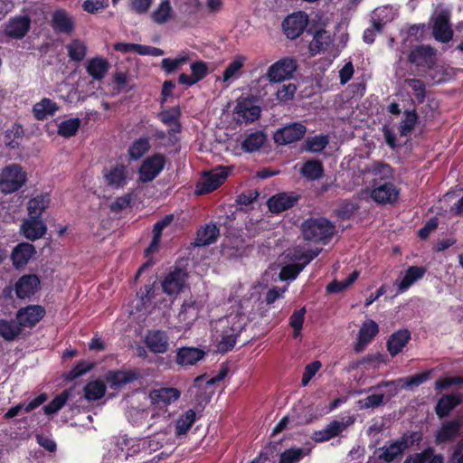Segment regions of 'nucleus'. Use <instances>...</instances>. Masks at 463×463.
Segmentation results:
<instances>
[{"mask_svg": "<svg viewBox=\"0 0 463 463\" xmlns=\"http://www.w3.org/2000/svg\"><path fill=\"white\" fill-rule=\"evenodd\" d=\"M266 141V135L262 131H255L248 135L241 144V147L246 152H255L259 150Z\"/></svg>", "mask_w": 463, "mask_h": 463, "instance_id": "nucleus-44", "label": "nucleus"}, {"mask_svg": "<svg viewBox=\"0 0 463 463\" xmlns=\"http://www.w3.org/2000/svg\"><path fill=\"white\" fill-rule=\"evenodd\" d=\"M198 316V308L194 301H184L179 312V319L187 324L194 321Z\"/></svg>", "mask_w": 463, "mask_h": 463, "instance_id": "nucleus-57", "label": "nucleus"}, {"mask_svg": "<svg viewBox=\"0 0 463 463\" xmlns=\"http://www.w3.org/2000/svg\"><path fill=\"white\" fill-rule=\"evenodd\" d=\"M188 61L189 57L187 55L178 56L175 59L165 58L161 61V68L166 74H171Z\"/></svg>", "mask_w": 463, "mask_h": 463, "instance_id": "nucleus-59", "label": "nucleus"}, {"mask_svg": "<svg viewBox=\"0 0 463 463\" xmlns=\"http://www.w3.org/2000/svg\"><path fill=\"white\" fill-rule=\"evenodd\" d=\"M181 396V392L175 387H162L154 390L150 393V397L156 402H163L164 404H170L177 401Z\"/></svg>", "mask_w": 463, "mask_h": 463, "instance_id": "nucleus-34", "label": "nucleus"}, {"mask_svg": "<svg viewBox=\"0 0 463 463\" xmlns=\"http://www.w3.org/2000/svg\"><path fill=\"white\" fill-rule=\"evenodd\" d=\"M40 279L35 274L23 275L15 283V294L18 298L33 297L39 289Z\"/></svg>", "mask_w": 463, "mask_h": 463, "instance_id": "nucleus-20", "label": "nucleus"}, {"mask_svg": "<svg viewBox=\"0 0 463 463\" xmlns=\"http://www.w3.org/2000/svg\"><path fill=\"white\" fill-rule=\"evenodd\" d=\"M51 26L56 33L70 35L75 30V19L65 9L59 8L52 14Z\"/></svg>", "mask_w": 463, "mask_h": 463, "instance_id": "nucleus-15", "label": "nucleus"}, {"mask_svg": "<svg viewBox=\"0 0 463 463\" xmlns=\"http://www.w3.org/2000/svg\"><path fill=\"white\" fill-rule=\"evenodd\" d=\"M321 249L308 250L302 253H295L294 260L296 263L288 264L282 267L279 272V278L281 280H292L295 279L298 275L303 270V269L309 264L318 254L321 252Z\"/></svg>", "mask_w": 463, "mask_h": 463, "instance_id": "nucleus-6", "label": "nucleus"}, {"mask_svg": "<svg viewBox=\"0 0 463 463\" xmlns=\"http://www.w3.org/2000/svg\"><path fill=\"white\" fill-rule=\"evenodd\" d=\"M400 189L392 182L377 184L371 192V197L380 204L394 203L399 197Z\"/></svg>", "mask_w": 463, "mask_h": 463, "instance_id": "nucleus-14", "label": "nucleus"}, {"mask_svg": "<svg viewBox=\"0 0 463 463\" xmlns=\"http://www.w3.org/2000/svg\"><path fill=\"white\" fill-rule=\"evenodd\" d=\"M50 196L48 194H42L28 202V214L29 217L40 218L44 210L49 206Z\"/></svg>", "mask_w": 463, "mask_h": 463, "instance_id": "nucleus-38", "label": "nucleus"}, {"mask_svg": "<svg viewBox=\"0 0 463 463\" xmlns=\"http://www.w3.org/2000/svg\"><path fill=\"white\" fill-rule=\"evenodd\" d=\"M36 250L33 244L29 242H21L12 250L11 260L15 269H22L27 265Z\"/></svg>", "mask_w": 463, "mask_h": 463, "instance_id": "nucleus-25", "label": "nucleus"}, {"mask_svg": "<svg viewBox=\"0 0 463 463\" xmlns=\"http://www.w3.org/2000/svg\"><path fill=\"white\" fill-rule=\"evenodd\" d=\"M220 235L219 228L213 223L201 227L197 232V245L206 246L214 243Z\"/></svg>", "mask_w": 463, "mask_h": 463, "instance_id": "nucleus-37", "label": "nucleus"}, {"mask_svg": "<svg viewBox=\"0 0 463 463\" xmlns=\"http://www.w3.org/2000/svg\"><path fill=\"white\" fill-rule=\"evenodd\" d=\"M45 315V309L39 305H29L17 311L16 319L23 327H33L40 322Z\"/></svg>", "mask_w": 463, "mask_h": 463, "instance_id": "nucleus-18", "label": "nucleus"}, {"mask_svg": "<svg viewBox=\"0 0 463 463\" xmlns=\"http://www.w3.org/2000/svg\"><path fill=\"white\" fill-rule=\"evenodd\" d=\"M384 404V394L375 393L357 401L359 410L375 409Z\"/></svg>", "mask_w": 463, "mask_h": 463, "instance_id": "nucleus-55", "label": "nucleus"}, {"mask_svg": "<svg viewBox=\"0 0 463 463\" xmlns=\"http://www.w3.org/2000/svg\"><path fill=\"white\" fill-rule=\"evenodd\" d=\"M68 56L76 62L82 61L87 55V45L79 39H73L66 45Z\"/></svg>", "mask_w": 463, "mask_h": 463, "instance_id": "nucleus-48", "label": "nucleus"}, {"mask_svg": "<svg viewBox=\"0 0 463 463\" xmlns=\"http://www.w3.org/2000/svg\"><path fill=\"white\" fill-rule=\"evenodd\" d=\"M70 398L68 390H64L61 393L55 396L48 404L44 405L43 410L46 415H52L59 411Z\"/></svg>", "mask_w": 463, "mask_h": 463, "instance_id": "nucleus-51", "label": "nucleus"}, {"mask_svg": "<svg viewBox=\"0 0 463 463\" xmlns=\"http://www.w3.org/2000/svg\"><path fill=\"white\" fill-rule=\"evenodd\" d=\"M379 333V326L373 319L365 320L359 331L357 335V341L354 345V350L356 354H359L364 350V348L373 340V338Z\"/></svg>", "mask_w": 463, "mask_h": 463, "instance_id": "nucleus-17", "label": "nucleus"}, {"mask_svg": "<svg viewBox=\"0 0 463 463\" xmlns=\"http://www.w3.org/2000/svg\"><path fill=\"white\" fill-rule=\"evenodd\" d=\"M81 125L79 118H69L58 125L57 134L64 138L76 136Z\"/></svg>", "mask_w": 463, "mask_h": 463, "instance_id": "nucleus-46", "label": "nucleus"}, {"mask_svg": "<svg viewBox=\"0 0 463 463\" xmlns=\"http://www.w3.org/2000/svg\"><path fill=\"white\" fill-rule=\"evenodd\" d=\"M190 69L196 82L203 80L209 73L207 63L201 60L192 62Z\"/></svg>", "mask_w": 463, "mask_h": 463, "instance_id": "nucleus-63", "label": "nucleus"}, {"mask_svg": "<svg viewBox=\"0 0 463 463\" xmlns=\"http://www.w3.org/2000/svg\"><path fill=\"white\" fill-rule=\"evenodd\" d=\"M104 378L111 389H117L140 378V373L137 369L128 371L109 370L106 373Z\"/></svg>", "mask_w": 463, "mask_h": 463, "instance_id": "nucleus-19", "label": "nucleus"}, {"mask_svg": "<svg viewBox=\"0 0 463 463\" xmlns=\"http://www.w3.org/2000/svg\"><path fill=\"white\" fill-rule=\"evenodd\" d=\"M403 116L404 117L402 119L401 124L399 126V132L402 137H408L415 128V126L419 119V116L415 109H406L403 112Z\"/></svg>", "mask_w": 463, "mask_h": 463, "instance_id": "nucleus-42", "label": "nucleus"}, {"mask_svg": "<svg viewBox=\"0 0 463 463\" xmlns=\"http://www.w3.org/2000/svg\"><path fill=\"white\" fill-rule=\"evenodd\" d=\"M196 412L193 409L185 411L179 416L175 424V434L177 438L186 435L196 420Z\"/></svg>", "mask_w": 463, "mask_h": 463, "instance_id": "nucleus-36", "label": "nucleus"}, {"mask_svg": "<svg viewBox=\"0 0 463 463\" xmlns=\"http://www.w3.org/2000/svg\"><path fill=\"white\" fill-rule=\"evenodd\" d=\"M463 401L460 393L443 394L435 406V412L439 419L447 417L449 412L458 406Z\"/></svg>", "mask_w": 463, "mask_h": 463, "instance_id": "nucleus-29", "label": "nucleus"}, {"mask_svg": "<svg viewBox=\"0 0 463 463\" xmlns=\"http://www.w3.org/2000/svg\"><path fill=\"white\" fill-rule=\"evenodd\" d=\"M109 69V62L103 57H94L88 61L86 71L88 74L96 80H101L105 78Z\"/></svg>", "mask_w": 463, "mask_h": 463, "instance_id": "nucleus-30", "label": "nucleus"}, {"mask_svg": "<svg viewBox=\"0 0 463 463\" xmlns=\"http://www.w3.org/2000/svg\"><path fill=\"white\" fill-rule=\"evenodd\" d=\"M329 144V137L320 134L307 137L303 144V150L311 153L322 152Z\"/></svg>", "mask_w": 463, "mask_h": 463, "instance_id": "nucleus-43", "label": "nucleus"}, {"mask_svg": "<svg viewBox=\"0 0 463 463\" xmlns=\"http://www.w3.org/2000/svg\"><path fill=\"white\" fill-rule=\"evenodd\" d=\"M380 450L382 453L379 455V458L384 462H392L403 454L402 449L395 440H392L388 445H384L380 448Z\"/></svg>", "mask_w": 463, "mask_h": 463, "instance_id": "nucleus-53", "label": "nucleus"}, {"mask_svg": "<svg viewBox=\"0 0 463 463\" xmlns=\"http://www.w3.org/2000/svg\"><path fill=\"white\" fill-rule=\"evenodd\" d=\"M228 168L220 166L213 171L208 172L204 175L203 182L197 186V194H210L218 189L228 177Z\"/></svg>", "mask_w": 463, "mask_h": 463, "instance_id": "nucleus-12", "label": "nucleus"}, {"mask_svg": "<svg viewBox=\"0 0 463 463\" xmlns=\"http://www.w3.org/2000/svg\"><path fill=\"white\" fill-rule=\"evenodd\" d=\"M59 109L57 103L48 98L43 99L33 107L34 118L38 120H43L48 116H52Z\"/></svg>", "mask_w": 463, "mask_h": 463, "instance_id": "nucleus-35", "label": "nucleus"}, {"mask_svg": "<svg viewBox=\"0 0 463 463\" xmlns=\"http://www.w3.org/2000/svg\"><path fill=\"white\" fill-rule=\"evenodd\" d=\"M166 164V156L161 153H155L147 156L138 169V180L141 183H149L156 178Z\"/></svg>", "mask_w": 463, "mask_h": 463, "instance_id": "nucleus-5", "label": "nucleus"}, {"mask_svg": "<svg viewBox=\"0 0 463 463\" xmlns=\"http://www.w3.org/2000/svg\"><path fill=\"white\" fill-rule=\"evenodd\" d=\"M156 280L148 281L137 292V296L140 298L143 305H147L155 298V285Z\"/></svg>", "mask_w": 463, "mask_h": 463, "instance_id": "nucleus-60", "label": "nucleus"}, {"mask_svg": "<svg viewBox=\"0 0 463 463\" xmlns=\"http://www.w3.org/2000/svg\"><path fill=\"white\" fill-rule=\"evenodd\" d=\"M427 269L422 266H410L398 285V291L402 293L406 291L415 281L420 279L425 275Z\"/></svg>", "mask_w": 463, "mask_h": 463, "instance_id": "nucleus-33", "label": "nucleus"}, {"mask_svg": "<svg viewBox=\"0 0 463 463\" xmlns=\"http://www.w3.org/2000/svg\"><path fill=\"white\" fill-rule=\"evenodd\" d=\"M106 385L100 380L88 383L84 387V397L88 401H98L106 393Z\"/></svg>", "mask_w": 463, "mask_h": 463, "instance_id": "nucleus-45", "label": "nucleus"}, {"mask_svg": "<svg viewBox=\"0 0 463 463\" xmlns=\"http://www.w3.org/2000/svg\"><path fill=\"white\" fill-rule=\"evenodd\" d=\"M181 110L179 107L165 109L158 113V119L165 125L169 126L168 135L175 136L182 131V125L180 122Z\"/></svg>", "mask_w": 463, "mask_h": 463, "instance_id": "nucleus-27", "label": "nucleus"}, {"mask_svg": "<svg viewBox=\"0 0 463 463\" xmlns=\"http://www.w3.org/2000/svg\"><path fill=\"white\" fill-rule=\"evenodd\" d=\"M340 434L338 420L331 421L325 429L314 431L311 438L316 442L327 441Z\"/></svg>", "mask_w": 463, "mask_h": 463, "instance_id": "nucleus-47", "label": "nucleus"}, {"mask_svg": "<svg viewBox=\"0 0 463 463\" xmlns=\"http://www.w3.org/2000/svg\"><path fill=\"white\" fill-rule=\"evenodd\" d=\"M433 447H427L422 451L407 456L403 463H426L432 456Z\"/></svg>", "mask_w": 463, "mask_h": 463, "instance_id": "nucleus-64", "label": "nucleus"}, {"mask_svg": "<svg viewBox=\"0 0 463 463\" xmlns=\"http://www.w3.org/2000/svg\"><path fill=\"white\" fill-rule=\"evenodd\" d=\"M333 43V36L330 32L325 29H318L315 32L313 39L308 44V51L311 56L327 51Z\"/></svg>", "mask_w": 463, "mask_h": 463, "instance_id": "nucleus-26", "label": "nucleus"}, {"mask_svg": "<svg viewBox=\"0 0 463 463\" xmlns=\"http://www.w3.org/2000/svg\"><path fill=\"white\" fill-rule=\"evenodd\" d=\"M188 273L184 268L175 267L161 282L164 293L168 296L179 294L185 286Z\"/></svg>", "mask_w": 463, "mask_h": 463, "instance_id": "nucleus-9", "label": "nucleus"}, {"mask_svg": "<svg viewBox=\"0 0 463 463\" xmlns=\"http://www.w3.org/2000/svg\"><path fill=\"white\" fill-rule=\"evenodd\" d=\"M301 230L306 241L326 243L334 235L335 227L325 217H311L303 222Z\"/></svg>", "mask_w": 463, "mask_h": 463, "instance_id": "nucleus-1", "label": "nucleus"}, {"mask_svg": "<svg viewBox=\"0 0 463 463\" xmlns=\"http://www.w3.org/2000/svg\"><path fill=\"white\" fill-rule=\"evenodd\" d=\"M151 147L149 137H142L133 141L128 149L131 160L140 159Z\"/></svg>", "mask_w": 463, "mask_h": 463, "instance_id": "nucleus-41", "label": "nucleus"}, {"mask_svg": "<svg viewBox=\"0 0 463 463\" xmlns=\"http://www.w3.org/2000/svg\"><path fill=\"white\" fill-rule=\"evenodd\" d=\"M102 176L107 186L118 190L128 183V168L123 164H116L102 170Z\"/></svg>", "mask_w": 463, "mask_h": 463, "instance_id": "nucleus-11", "label": "nucleus"}, {"mask_svg": "<svg viewBox=\"0 0 463 463\" xmlns=\"http://www.w3.org/2000/svg\"><path fill=\"white\" fill-rule=\"evenodd\" d=\"M421 440L422 433L420 431L413 430H407L399 439H395L402 452L415 444H420Z\"/></svg>", "mask_w": 463, "mask_h": 463, "instance_id": "nucleus-50", "label": "nucleus"}, {"mask_svg": "<svg viewBox=\"0 0 463 463\" xmlns=\"http://www.w3.org/2000/svg\"><path fill=\"white\" fill-rule=\"evenodd\" d=\"M411 338V332L407 329H399L392 333L387 339L386 348L392 357L399 354Z\"/></svg>", "mask_w": 463, "mask_h": 463, "instance_id": "nucleus-23", "label": "nucleus"}, {"mask_svg": "<svg viewBox=\"0 0 463 463\" xmlns=\"http://www.w3.org/2000/svg\"><path fill=\"white\" fill-rule=\"evenodd\" d=\"M297 68L296 59L285 57L269 66L266 77L270 82H281L290 79Z\"/></svg>", "mask_w": 463, "mask_h": 463, "instance_id": "nucleus-7", "label": "nucleus"}, {"mask_svg": "<svg viewBox=\"0 0 463 463\" xmlns=\"http://www.w3.org/2000/svg\"><path fill=\"white\" fill-rule=\"evenodd\" d=\"M109 5V0H85L81 5V8L89 14H96L102 12Z\"/></svg>", "mask_w": 463, "mask_h": 463, "instance_id": "nucleus-61", "label": "nucleus"}, {"mask_svg": "<svg viewBox=\"0 0 463 463\" xmlns=\"http://www.w3.org/2000/svg\"><path fill=\"white\" fill-rule=\"evenodd\" d=\"M461 421L458 419L444 421L439 430L436 432L435 442L436 444H443L446 442L453 441L460 433Z\"/></svg>", "mask_w": 463, "mask_h": 463, "instance_id": "nucleus-24", "label": "nucleus"}, {"mask_svg": "<svg viewBox=\"0 0 463 463\" xmlns=\"http://www.w3.org/2000/svg\"><path fill=\"white\" fill-rule=\"evenodd\" d=\"M407 60L410 63L415 65L419 71L426 72L433 70L436 66L437 50L430 45H416L410 50Z\"/></svg>", "mask_w": 463, "mask_h": 463, "instance_id": "nucleus-3", "label": "nucleus"}, {"mask_svg": "<svg viewBox=\"0 0 463 463\" xmlns=\"http://www.w3.org/2000/svg\"><path fill=\"white\" fill-rule=\"evenodd\" d=\"M24 136V129L20 125L13 126L12 129H9L5 134V144L10 148H18Z\"/></svg>", "mask_w": 463, "mask_h": 463, "instance_id": "nucleus-54", "label": "nucleus"}, {"mask_svg": "<svg viewBox=\"0 0 463 463\" xmlns=\"http://www.w3.org/2000/svg\"><path fill=\"white\" fill-rule=\"evenodd\" d=\"M173 13L171 3L169 0H163L159 6L152 13L153 21L158 24H165Z\"/></svg>", "mask_w": 463, "mask_h": 463, "instance_id": "nucleus-52", "label": "nucleus"}, {"mask_svg": "<svg viewBox=\"0 0 463 463\" xmlns=\"http://www.w3.org/2000/svg\"><path fill=\"white\" fill-rule=\"evenodd\" d=\"M46 230V225L40 218L29 217L21 225L24 236L31 241L42 238L45 234Z\"/></svg>", "mask_w": 463, "mask_h": 463, "instance_id": "nucleus-28", "label": "nucleus"}, {"mask_svg": "<svg viewBox=\"0 0 463 463\" xmlns=\"http://www.w3.org/2000/svg\"><path fill=\"white\" fill-rule=\"evenodd\" d=\"M146 344L151 352L163 354L168 348V337L163 331H153L146 335Z\"/></svg>", "mask_w": 463, "mask_h": 463, "instance_id": "nucleus-31", "label": "nucleus"}, {"mask_svg": "<svg viewBox=\"0 0 463 463\" xmlns=\"http://www.w3.org/2000/svg\"><path fill=\"white\" fill-rule=\"evenodd\" d=\"M307 133V128L304 124L294 122L279 128L273 136L274 142L278 145H288L301 140Z\"/></svg>", "mask_w": 463, "mask_h": 463, "instance_id": "nucleus-8", "label": "nucleus"}, {"mask_svg": "<svg viewBox=\"0 0 463 463\" xmlns=\"http://www.w3.org/2000/svg\"><path fill=\"white\" fill-rule=\"evenodd\" d=\"M325 170L323 164L318 159H310L306 161L300 168V174L307 181H316L324 175Z\"/></svg>", "mask_w": 463, "mask_h": 463, "instance_id": "nucleus-32", "label": "nucleus"}, {"mask_svg": "<svg viewBox=\"0 0 463 463\" xmlns=\"http://www.w3.org/2000/svg\"><path fill=\"white\" fill-rule=\"evenodd\" d=\"M307 24V16L298 12L286 17L282 23V27L286 36L288 39L294 40L304 32Z\"/></svg>", "mask_w": 463, "mask_h": 463, "instance_id": "nucleus-16", "label": "nucleus"}, {"mask_svg": "<svg viewBox=\"0 0 463 463\" xmlns=\"http://www.w3.org/2000/svg\"><path fill=\"white\" fill-rule=\"evenodd\" d=\"M433 36L439 43H449L453 37V30L447 13H439L434 19Z\"/></svg>", "mask_w": 463, "mask_h": 463, "instance_id": "nucleus-22", "label": "nucleus"}, {"mask_svg": "<svg viewBox=\"0 0 463 463\" xmlns=\"http://www.w3.org/2000/svg\"><path fill=\"white\" fill-rule=\"evenodd\" d=\"M304 457L301 448H291L280 454L279 463H297Z\"/></svg>", "mask_w": 463, "mask_h": 463, "instance_id": "nucleus-62", "label": "nucleus"}, {"mask_svg": "<svg viewBox=\"0 0 463 463\" xmlns=\"http://www.w3.org/2000/svg\"><path fill=\"white\" fill-rule=\"evenodd\" d=\"M96 365L94 362L85 360L78 361L74 364L72 368L66 373L65 379L68 381H74L82 376L88 372L91 371Z\"/></svg>", "mask_w": 463, "mask_h": 463, "instance_id": "nucleus-49", "label": "nucleus"}, {"mask_svg": "<svg viewBox=\"0 0 463 463\" xmlns=\"http://www.w3.org/2000/svg\"><path fill=\"white\" fill-rule=\"evenodd\" d=\"M221 340L218 348L222 353L231 351L236 345L238 336L245 327V322L239 316L220 320Z\"/></svg>", "mask_w": 463, "mask_h": 463, "instance_id": "nucleus-2", "label": "nucleus"}, {"mask_svg": "<svg viewBox=\"0 0 463 463\" xmlns=\"http://www.w3.org/2000/svg\"><path fill=\"white\" fill-rule=\"evenodd\" d=\"M22 326L18 321L0 319V336L5 341H13L22 334Z\"/></svg>", "mask_w": 463, "mask_h": 463, "instance_id": "nucleus-40", "label": "nucleus"}, {"mask_svg": "<svg viewBox=\"0 0 463 463\" xmlns=\"http://www.w3.org/2000/svg\"><path fill=\"white\" fill-rule=\"evenodd\" d=\"M205 354V351L202 348L184 346L177 348L175 361L181 367L190 366L203 360Z\"/></svg>", "mask_w": 463, "mask_h": 463, "instance_id": "nucleus-21", "label": "nucleus"}, {"mask_svg": "<svg viewBox=\"0 0 463 463\" xmlns=\"http://www.w3.org/2000/svg\"><path fill=\"white\" fill-rule=\"evenodd\" d=\"M300 198L296 192H281L272 195L267 205L272 213H280L297 205Z\"/></svg>", "mask_w": 463, "mask_h": 463, "instance_id": "nucleus-10", "label": "nucleus"}, {"mask_svg": "<svg viewBox=\"0 0 463 463\" xmlns=\"http://www.w3.org/2000/svg\"><path fill=\"white\" fill-rule=\"evenodd\" d=\"M26 181V173L19 165L6 166L0 176V189L5 194L18 191Z\"/></svg>", "mask_w": 463, "mask_h": 463, "instance_id": "nucleus-4", "label": "nucleus"}, {"mask_svg": "<svg viewBox=\"0 0 463 463\" xmlns=\"http://www.w3.org/2000/svg\"><path fill=\"white\" fill-rule=\"evenodd\" d=\"M31 18L24 15H15L5 24V34L15 40L23 39L31 29Z\"/></svg>", "mask_w": 463, "mask_h": 463, "instance_id": "nucleus-13", "label": "nucleus"}, {"mask_svg": "<svg viewBox=\"0 0 463 463\" xmlns=\"http://www.w3.org/2000/svg\"><path fill=\"white\" fill-rule=\"evenodd\" d=\"M405 83L410 87L415 95L418 103H423L426 98V85L423 80L419 79H406Z\"/></svg>", "mask_w": 463, "mask_h": 463, "instance_id": "nucleus-58", "label": "nucleus"}, {"mask_svg": "<svg viewBox=\"0 0 463 463\" xmlns=\"http://www.w3.org/2000/svg\"><path fill=\"white\" fill-rule=\"evenodd\" d=\"M235 112L246 121L256 120L260 113L258 106L252 105L249 99L240 100L235 108Z\"/></svg>", "mask_w": 463, "mask_h": 463, "instance_id": "nucleus-39", "label": "nucleus"}, {"mask_svg": "<svg viewBox=\"0 0 463 463\" xmlns=\"http://www.w3.org/2000/svg\"><path fill=\"white\" fill-rule=\"evenodd\" d=\"M306 307H303L298 310H295L289 317V326L293 328V336L297 338L303 328L305 321Z\"/></svg>", "mask_w": 463, "mask_h": 463, "instance_id": "nucleus-56", "label": "nucleus"}]
</instances>
